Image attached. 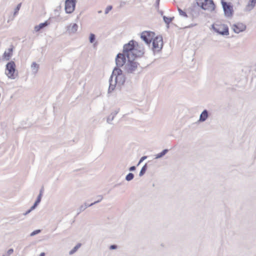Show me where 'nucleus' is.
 <instances>
[{"mask_svg": "<svg viewBox=\"0 0 256 256\" xmlns=\"http://www.w3.org/2000/svg\"><path fill=\"white\" fill-rule=\"evenodd\" d=\"M198 6L204 10L212 12L214 10V4L212 0H196Z\"/></svg>", "mask_w": 256, "mask_h": 256, "instance_id": "3", "label": "nucleus"}, {"mask_svg": "<svg viewBox=\"0 0 256 256\" xmlns=\"http://www.w3.org/2000/svg\"><path fill=\"white\" fill-rule=\"evenodd\" d=\"M102 12V10H99L98 11V14H101Z\"/></svg>", "mask_w": 256, "mask_h": 256, "instance_id": "44", "label": "nucleus"}, {"mask_svg": "<svg viewBox=\"0 0 256 256\" xmlns=\"http://www.w3.org/2000/svg\"><path fill=\"white\" fill-rule=\"evenodd\" d=\"M222 4L225 16L227 17L232 16L233 12L232 6L222 0Z\"/></svg>", "mask_w": 256, "mask_h": 256, "instance_id": "8", "label": "nucleus"}, {"mask_svg": "<svg viewBox=\"0 0 256 256\" xmlns=\"http://www.w3.org/2000/svg\"><path fill=\"white\" fill-rule=\"evenodd\" d=\"M80 246H81L80 244H76L70 251L69 254H74L78 250V249Z\"/></svg>", "mask_w": 256, "mask_h": 256, "instance_id": "24", "label": "nucleus"}, {"mask_svg": "<svg viewBox=\"0 0 256 256\" xmlns=\"http://www.w3.org/2000/svg\"><path fill=\"white\" fill-rule=\"evenodd\" d=\"M31 69L32 72L34 74H36L39 69V64H36V62H33L31 64Z\"/></svg>", "mask_w": 256, "mask_h": 256, "instance_id": "16", "label": "nucleus"}, {"mask_svg": "<svg viewBox=\"0 0 256 256\" xmlns=\"http://www.w3.org/2000/svg\"><path fill=\"white\" fill-rule=\"evenodd\" d=\"M208 117V112L206 110H204L200 116L199 122H204L206 120Z\"/></svg>", "mask_w": 256, "mask_h": 256, "instance_id": "13", "label": "nucleus"}, {"mask_svg": "<svg viewBox=\"0 0 256 256\" xmlns=\"http://www.w3.org/2000/svg\"><path fill=\"white\" fill-rule=\"evenodd\" d=\"M96 198H98V200L90 204V205L88 206H92L101 202L102 200L103 199V196L102 195H98L96 196Z\"/></svg>", "mask_w": 256, "mask_h": 256, "instance_id": "23", "label": "nucleus"}, {"mask_svg": "<svg viewBox=\"0 0 256 256\" xmlns=\"http://www.w3.org/2000/svg\"><path fill=\"white\" fill-rule=\"evenodd\" d=\"M6 74L11 79H15L17 74L16 72V64L14 62L11 61L6 65Z\"/></svg>", "mask_w": 256, "mask_h": 256, "instance_id": "4", "label": "nucleus"}, {"mask_svg": "<svg viewBox=\"0 0 256 256\" xmlns=\"http://www.w3.org/2000/svg\"><path fill=\"white\" fill-rule=\"evenodd\" d=\"M88 206H86V203L80 206V208L78 209V214H80L81 212H83L84 210H85L88 207Z\"/></svg>", "mask_w": 256, "mask_h": 256, "instance_id": "21", "label": "nucleus"}, {"mask_svg": "<svg viewBox=\"0 0 256 256\" xmlns=\"http://www.w3.org/2000/svg\"><path fill=\"white\" fill-rule=\"evenodd\" d=\"M14 252V250L12 248H10L6 252V254H4L2 256H10V254H12Z\"/></svg>", "mask_w": 256, "mask_h": 256, "instance_id": "30", "label": "nucleus"}, {"mask_svg": "<svg viewBox=\"0 0 256 256\" xmlns=\"http://www.w3.org/2000/svg\"><path fill=\"white\" fill-rule=\"evenodd\" d=\"M168 149L164 150L161 152L156 155L155 158H160L163 157L168 152Z\"/></svg>", "mask_w": 256, "mask_h": 256, "instance_id": "18", "label": "nucleus"}, {"mask_svg": "<svg viewBox=\"0 0 256 256\" xmlns=\"http://www.w3.org/2000/svg\"><path fill=\"white\" fill-rule=\"evenodd\" d=\"M36 208L35 207H34L33 206L30 208V211H32V210H34Z\"/></svg>", "mask_w": 256, "mask_h": 256, "instance_id": "37", "label": "nucleus"}, {"mask_svg": "<svg viewBox=\"0 0 256 256\" xmlns=\"http://www.w3.org/2000/svg\"><path fill=\"white\" fill-rule=\"evenodd\" d=\"M147 164H145L142 168L140 172V174H139V176H142L146 172V170H147Z\"/></svg>", "mask_w": 256, "mask_h": 256, "instance_id": "22", "label": "nucleus"}, {"mask_svg": "<svg viewBox=\"0 0 256 256\" xmlns=\"http://www.w3.org/2000/svg\"><path fill=\"white\" fill-rule=\"evenodd\" d=\"M76 0H66L65 2V10L66 13L70 14L74 10Z\"/></svg>", "mask_w": 256, "mask_h": 256, "instance_id": "9", "label": "nucleus"}, {"mask_svg": "<svg viewBox=\"0 0 256 256\" xmlns=\"http://www.w3.org/2000/svg\"><path fill=\"white\" fill-rule=\"evenodd\" d=\"M132 58L128 60V62L124 66V70L125 73L128 74H134L138 72V66L139 64L136 61V58L142 56H132Z\"/></svg>", "mask_w": 256, "mask_h": 256, "instance_id": "2", "label": "nucleus"}, {"mask_svg": "<svg viewBox=\"0 0 256 256\" xmlns=\"http://www.w3.org/2000/svg\"><path fill=\"white\" fill-rule=\"evenodd\" d=\"M132 41L134 42V46H138H138H139V44H136V42H134V40H132Z\"/></svg>", "mask_w": 256, "mask_h": 256, "instance_id": "38", "label": "nucleus"}, {"mask_svg": "<svg viewBox=\"0 0 256 256\" xmlns=\"http://www.w3.org/2000/svg\"><path fill=\"white\" fill-rule=\"evenodd\" d=\"M134 178V174L132 173H129L126 176V180L127 181H130L132 180Z\"/></svg>", "mask_w": 256, "mask_h": 256, "instance_id": "25", "label": "nucleus"}, {"mask_svg": "<svg viewBox=\"0 0 256 256\" xmlns=\"http://www.w3.org/2000/svg\"><path fill=\"white\" fill-rule=\"evenodd\" d=\"M163 46L162 38V36H156L152 40V50L154 52H159Z\"/></svg>", "mask_w": 256, "mask_h": 256, "instance_id": "6", "label": "nucleus"}, {"mask_svg": "<svg viewBox=\"0 0 256 256\" xmlns=\"http://www.w3.org/2000/svg\"><path fill=\"white\" fill-rule=\"evenodd\" d=\"M125 2H122L121 4H120V6H122L124 4H125Z\"/></svg>", "mask_w": 256, "mask_h": 256, "instance_id": "41", "label": "nucleus"}, {"mask_svg": "<svg viewBox=\"0 0 256 256\" xmlns=\"http://www.w3.org/2000/svg\"><path fill=\"white\" fill-rule=\"evenodd\" d=\"M118 110L114 111L110 114L107 118V122L111 124L112 122L114 120V118L118 113Z\"/></svg>", "mask_w": 256, "mask_h": 256, "instance_id": "17", "label": "nucleus"}, {"mask_svg": "<svg viewBox=\"0 0 256 256\" xmlns=\"http://www.w3.org/2000/svg\"><path fill=\"white\" fill-rule=\"evenodd\" d=\"M48 23L47 21L45 22H43V23H41L40 24H39L38 25H37V26H34V30L36 32H38V31H40V30L46 27V26H48Z\"/></svg>", "mask_w": 256, "mask_h": 256, "instance_id": "15", "label": "nucleus"}, {"mask_svg": "<svg viewBox=\"0 0 256 256\" xmlns=\"http://www.w3.org/2000/svg\"><path fill=\"white\" fill-rule=\"evenodd\" d=\"M178 12L179 15L182 17L184 18H187L188 17L186 12L184 10H182L180 8H178Z\"/></svg>", "mask_w": 256, "mask_h": 256, "instance_id": "19", "label": "nucleus"}, {"mask_svg": "<svg viewBox=\"0 0 256 256\" xmlns=\"http://www.w3.org/2000/svg\"><path fill=\"white\" fill-rule=\"evenodd\" d=\"M117 248V246L115 244H112L110 246V250H115Z\"/></svg>", "mask_w": 256, "mask_h": 256, "instance_id": "34", "label": "nucleus"}, {"mask_svg": "<svg viewBox=\"0 0 256 256\" xmlns=\"http://www.w3.org/2000/svg\"><path fill=\"white\" fill-rule=\"evenodd\" d=\"M232 28L235 33L238 34L245 30L246 26L242 23L238 22L233 24Z\"/></svg>", "mask_w": 256, "mask_h": 256, "instance_id": "10", "label": "nucleus"}, {"mask_svg": "<svg viewBox=\"0 0 256 256\" xmlns=\"http://www.w3.org/2000/svg\"><path fill=\"white\" fill-rule=\"evenodd\" d=\"M144 54V48L140 46H134L133 41H130L124 46L122 54H117L116 58V67L112 74L109 80V88L108 92L110 93L116 88H120L126 82V77L122 70L120 68L126 64V58L128 60L132 58V56H142Z\"/></svg>", "mask_w": 256, "mask_h": 256, "instance_id": "1", "label": "nucleus"}, {"mask_svg": "<svg viewBox=\"0 0 256 256\" xmlns=\"http://www.w3.org/2000/svg\"><path fill=\"white\" fill-rule=\"evenodd\" d=\"M146 158V156H144L142 157L138 162V165L141 163Z\"/></svg>", "mask_w": 256, "mask_h": 256, "instance_id": "33", "label": "nucleus"}, {"mask_svg": "<svg viewBox=\"0 0 256 256\" xmlns=\"http://www.w3.org/2000/svg\"><path fill=\"white\" fill-rule=\"evenodd\" d=\"M112 8V6H108L104 11V14H108L110 10H111Z\"/></svg>", "mask_w": 256, "mask_h": 256, "instance_id": "28", "label": "nucleus"}, {"mask_svg": "<svg viewBox=\"0 0 256 256\" xmlns=\"http://www.w3.org/2000/svg\"><path fill=\"white\" fill-rule=\"evenodd\" d=\"M42 190H40V194H38L37 198H36V200L37 201H38L40 202L41 201V199H42Z\"/></svg>", "mask_w": 256, "mask_h": 256, "instance_id": "32", "label": "nucleus"}, {"mask_svg": "<svg viewBox=\"0 0 256 256\" xmlns=\"http://www.w3.org/2000/svg\"><path fill=\"white\" fill-rule=\"evenodd\" d=\"M158 12H160V14L161 15H162V14H163V12H162V10L160 11V10H159Z\"/></svg>", "mask_w": 256, "mask_h": 256, "instance_id": "42", "label": "nucleus"}, {"mask_svg": "<svg viewBox=\"0 0 256 256\" xmlns=\"http://www.w3.org/2000/svg\"><path fill=\"white\" fill-rule=\"evenodd\" d=\"M154 33L150 31L143 32L141 34V38L146 44H150L154 36Z\"/></svg>", "mask_w": 256, "mask_h": 256, "instance_id": "7", "label": "nucleus"}, {"mask_svg": "<svg viewBox=\"0 0 256 256\" xmlns=\"http://www.w3.org/2000/svg\"><path fill=\"white\" fill-rule=\"evenodd\" d=\"M78 28V26L76 24H70L67 27V30L70 34L76 32Z\"/></svg>", "mask_w": 256, "mask_h": 256, "instance_id": "11", "label": "nucleus"}, {"mask_svg": "<svg viewBox=\"0 0 256 256\" xmlns=\"http://www.w3.org/2000/svg\"><path fill=\"white\" fill-rule=\"evenodd\" d=\"M256 4V0H250L248 4L246 6L245 10L250 12L252 10L255 6Z\"/></svg>", "mask_w": 256, "mask_h": 256, "instance_id": "14", "label": "nucleus"}, {"mask_svg": "<svg viewBox=\"0 0 256 256\" xmlns=\"http://www.w3.org/2000/svg\"><path fill=\"white\" fill-rule=\"evenodd\" d=\"M96 40V36L94 34H90V35L89 40L90 43H93Z\"/></svg>", "mask_w": 256, "mask_h": 256, "instance_id": "26", "label": "nucleus"}, {"mask_svg": "<svg viewBox=\"0 0 256 256\" xmlns=\"http://www.w3.org/2000/svg\"><path fill=\"white\" fill-rule=\"evenodd\" d=\"M37 206H38V205H37L36 204H34V205H33V206H34V207H35V208H36V207Z\"/></svg>", "mask_w": 256, "mask_h": 256, "instance_id": "43", "label": "nucleus"}, {"mask_svg": "<svg viewBox=\"0 0 256 256\" xmlns=\"http://www.w3.org/2000/svg\"><path fill=\"white\" fill-rule=\"evenodd\" d=\"M135 170H136L135 166H132L129 168V170H130V171H134Z\"/></svg>", "mask_w": 256, "mask_h": 256, "instance_id": "35", "label": "nucleus"}, {"mask_svg": "<svg viewBox=\"0 0 256 256\" xmlns=\"http://www.w3.org/2000/svg\"><path fill=\"white\" fill-rule=\"evenodd\" d=\"M213 30L217 33L222 35L228 36L229 34L228 26L224 24H216L212 25Z\"/></svg>", "mask_w": 256, "mask_h": 256, "instance_id": "5", "label": "nucleus"}, {"mask_svg": "<svg viewBox=\"0 0 256 256\" xmlns=\"http://www.w3.org/2000/svg\"><path fill=\"white\" fill-rule=\"evenodd\" d=\"M32 211H30V210H28V211H26L24 214V216H26V214H28L29 213H30Z\"/></svg>", "mask_w": 256, "mask_h": 256, "instance_id": "36", "label": "nucleus"}, {"mask_svg": "<svg viewBox=\"0 0 256 256\" xmlns=\"http://www.w3.org/2000/svg\"><path fill=\"white\" fill-rule=\"evenodd\" d=\"M40 202L37 201V200H36V201L35 202L34 204H36L37 205H38V204H39V203H40Z\"/></svg>", "mask_w": 256, "mask_h": 256, "instance_id": "40", "label": "nucleus"}, {"mask_svg": "<svg viewBox=\"0 0 256 256\" xmlns=\"http://www.w3.org/2000/svg\"><path fill=\"white\" fill-rule=\"evenodd\" d=\"M41 232V230H36L34 232H32L30 234V236H33L39 233H40Z\"/></svg>", "mask_w": 256, "mask_h": 256, "instance_id": "29", "label": "nucleus"}, {"mask_svg": "<svg viewBox=\"0 0 256 256\" xmlns=\"http://www.w3.org/2000/svg\"><path fill=\"white\" fill-rule=\"evenodd\" d=\"M45 256V254L44 252H42L40 254V256Z\"/></svg>", "mask_w": 256, "mask_h": 256, "instance_id": "39", "label": "nucleus"}, {"mask_svg": "<svg viewBox=\"0 0 256 256\" xmlns=\"http://www.w3.org/2000/svg\"><path fill=\"white\" fill-rule=\"evenodd\" d=\"M20 6H21V4H19L16 6V8L14 9V16H16L18 14V11H19V10H20Z\"/></svg>", "mask_w": 256, "mask_h": 256, "instance_id": "27", "label": "nucleus"}, {"mask_svg": "<svg viewBox=\"0 0 256 256\" xmlns=\"http://www.w3.org/2000/svg\"><path fill=\"white\" fill-rule=\"evenodd\" d=\"M174 17L168 18L166 16H163V20L164 22L168 25V28L169 27L168 24L174 20Z\"/></svg>", "mask_w": 256, "mask_h": 256, "instance_id": "20", "label": "nucleus"}, {"mask_svg": "<svg viewBox=\"0 0 256 256\" xmlns=\"http://www.w3.org/2000/svg\"><path fill=\"white\" fill-rule=\"evenodd\" d=\"M160 2V0H156V4H155V8L158 11H159Z\"/></svg>", "mask_w": 256, "mask_h": 256, "instance_id": "31", "label": "nucleus"}, {"mask_svg": "<svg viewBox=\"0 0 256 256\" xmlns=\"http://www.w3.org/2000/svg\"><path fill=\"white\" fill-rule=\"evenodd\" d=\"M13 46H12L11 48L8 49L7 50L5 51L4 54V58L6 60H8L11 58L12 55Z\"/></svg>", "mask_w": 256, "mask_h": 256, "instance_id": "12", "label": "nucleus"}]
</instances>
